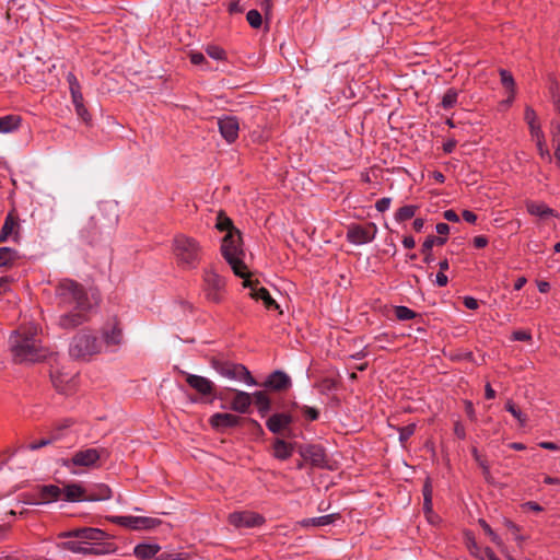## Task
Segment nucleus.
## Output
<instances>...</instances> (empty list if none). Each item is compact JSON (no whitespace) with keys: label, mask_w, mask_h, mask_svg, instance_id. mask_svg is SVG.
<instances>
[{"label":"nucleus","mask_w":560,"mask_h":560,"mask_svg":"<svg viewBox=\"0 0 560 560\" xmlns=\"http://www.w3.org/2000/svg\"><path fill=\"white\" fill-rule=\"evenodd\" d=\"M435 245V236H428L422 244V253H430L432 247Z\"/></svg>","instance_id":"nucleus-59"},{"label":"nucleus","mask_w":560,"mask_h":560,"mask_svg":"<svg viewBox=\"0 0 560 560\" xmlns=\"http://www.w3.org/2000/svg\"><path fill=\"white\" fill-rule=\"evenodd\" d=\"M395 316L399 320H409V319L415 318L417 316V314H416V312H413L412 310H410L407 306H396L395 307Z\"/></svg>","instance_id":"nucleus-41"},{"label":"nucleus","mask_w":560,"mask_h":560,"mask_svg":"<svg viewBox=\"0 0 560 560\" xmlns=\"http://www.w3.org/2000/svg\"><path fill=\"white\" fill-rule=\"evenodd\" d=\"M265 386L273 390H283L291 386V380L284 372L275 371L266 380Z\"/></svg>","instance_id":"nucleus-20"},{"label":"nucleus","mask_w":560,"mask_h":560,"mask_svg":"<svg viewBox=\"0 0 560 560\" xmlns=\"http://www.w3.org/2000/svg\"><path fill=\"white\" fill-rule=\"evenodd\" d=\"M253 402L256 405L259 413L264 417L271 408V401L265 392H255L252 394Z\"/></svg>","instance_id":"nucleus-30"},{"label":"nucleus","mask_w":560,"mask_h":560,"mask_svg":"<svg viewBox=\"0 0 560 560\" xmlns=\"http://www.w3.org/2000/svg\"><path fill=\"white\" fill-rule=\"evenodd\" d=\"M186 382L190 387H192L202 396H210L214 392L213 382L207 377L195 374H187Z\"/></svg>","instance_id":"nucleus-17"},{"label":"nucleus","mask_w":560,"mask_h":560,"mask_svg":"<svg viewBox=\"0 0 560 560\" xmlns=\"http://www.w3.org/2000/svg\"><path fill=\"white\" fill-rule=\"evenodd\" d=\"M454 434L460 440H464L466 438V430L462 422H459V421L455 422Z\"/></svg>","instance_id":"nucleus-57"},{"label":"nucleus","mask_w":560,"mask_h":560,"mask_svg":"<svg viewBox=\"0 0 560 560\" xmlns=\"http://www.w3.org/2000/svg\"><path fill=\"white\" fill-rule=\"evenodd\" d=\"M253 404L252 394L243 390H234V397L231 400V409L240 412H248L250 405Z\"/></svg>","instance_id":"nucleus-18"},{"label":"nucleus","mask_w":560,"mask_h":560,"mask_svg":"<svg viewBox=\"0 0 560 560\" xmlns=\"http://www.w3.org/2000/svg\"><path fill=\"white\" fill-rule=\"evenodd\" d=\"M512 338H513V340H517V341H527V340L532 339V336L526 330H516L513 332Z\"/></svg>","instance_id":"nucleus-55"},{"label":"nucleus","mask_w":560,"mask_h":560,"mask_svg":"<svg viewBox=\"0 0 560 560\" xmlns=\"http://www.w3.org/2000/svg\"><path fill=\"white\" fill-rule=\"evenodd\" d=\"M336 518H337V514H327V515L317 516V517L304 518L300 522V524L303 527H311V526L323 527V526H328V525L332 524Z\"/></svg>","instance_id":"nucleus-27"},{"label":"nucleus","mask_w":560,"mask_h":560,"mask_svg":"<svg viewBox=\"0 0 560 560\" xmlns=\"http://www.w3.org/2000/svg\"><path fill=\"white\" fill-rule=\"evenodd\" d=\"M112 522L130 529H152L161 524L159 518L147 516H113Z\"/></svg>","instance_id":"nucleus-13"},{"label":"nucleus","mask_w":560,"mask_h":560,"mask_svg":"<svg viewBox=\"0 0 560 560\" xmlns=\"http://www.w3.org/2000/svg\"><path fill=\"white\" fill-rule=\"evenodd\" d=\"M229 523L235 528H254L265 523L262 515L252 511H236L229 515Z\"/></svg>","instance_id":"nucleus-12"},{"label":"nucleus","mask_w":560,"mask_h":560,"mask_svg":"<svg viewBox=\"0 0 560 560\" xmlns=\"http://www.w3.org/2000/svg\"><path fill=\"white\" fill-rule=\"evenodd\" d=\"M246 10H249L248 0H235L229 4L230 13H242Z\"/></svg>","instance_id":"nucleus-43"},{"label":"nucleus","mask_w":560,"mask_h":560,"mask_svg":"<svg viewBox=\"0 0 560 560\" xmlns=\"http://www.w3.org/2000/svg\"><path fill=\"white\" fill-rule=\"evenodd\" d=\"M264 18V12L254 8L249 9L246 14V20L253 28H259L262 25Z\"/></svg>","instance_id":"nucleus-34"},{"label":"nucleus","mask_w":560,"mask_h":560,"mask_svg":"<svg viewBox=\"0 0 560 560\" xmlns=\"http://www.w3.org/2000/svg\"><path fill=\"white\" fill-rule=\"evenodd\" d=\"M109 453L106 448H83L77 451L70 458L61 459V466L70 470L71 474H78L73 467L96 468L101 459H106Z\"/></svg>","instance_id":"nucleus-7"},{"label":"nucleus","mask_w":560,"mask_h":560,"mask_svg":"<svg viewBox=\"0 0 560 560\" xmlns=\"http://www.w3.org/2000/svg\"><path fill=\"white\" fill-rule=\"evenodd\" d=\"M488 244V238L486 236L479 235L474 238V245L477 248H483Z\"/></svg>","instance_id":"nucleus-64"},{"label":"nucleus","mask_w":560,"mask_h":560,"mask_svg":"<svg viewBox=\"0 0 560 560\" xmlns=\"http://www.w3.org/2000/svg\"><path fill=\"white\" fill-rule=\"evenodd\" d=\"M206 51L207 55L214 60H223L225 57V51L219 46L210 45L207 47Z\"/></svg>","instance_id":"nucleus-45"},{"label":"nucleus","mask_w":560,"mask_h":560,"mask_svg":"<svg viewBox=\"0 0 560 560\" xmlns=\"http://www.w3.org/2000/svg\"><path fill=\"white\" fill-rule=\"evenodd\" d=\"M458 92L455 89H448L442 97V107L451 109L457 104Z\"/></svg>","instance_id":"nucleus-37"},{"label":"nucleus","mask_w":560,"mask_h":560,"mask_svg":"<svg viewBox=\"0 0 560 560\" xmlns=\"http://www.w3.org/2000/svg\"><path fill=\"white\" fill-rule=\"evenodd\" d=\"M110 497H112L110 489L107 486H105V485H101L98 487V493L96 495L89 497V501H93V500H107Z\"/></svg>","instance_id":"nucleus-46"},{"label":"nucleus","mask_w":560,"mask_h":560,"mask_svg":"<svg viewBox=\"0 0 560 560\" xmlns=\"http://www.w3.org/2000/svg\"><path fill=\"white\" fill-rule=\"evenodd\" d=\"M300 410L304 415V417L310 421L316 420L319 416L318 410L315 409L314 407L302 406L300 407Z\"/></svg>","instance_id":"nucleus-48"},{"label":"nucleus","mask_w":560,"mask_h":560,"mask_svg":"<svg viewBox=\"0 0 560 560\" xmlns=\"http://www.w3.org/2000/svg\"><path fill=\"white\" fill-rule=\"evenodd\" d=\"M467 546H468V548H469V550H470L471 555H474V556L478 557L480 560H485V557H483V556H485L483 550H482L480 547H478V545H477V542L475 541V539H472V538L470 539V538H469V539H468V541H467Z\"/></svg>","instance_id":"nucleus-49"},{"label":"nucleus","mask_w":560,"mask_h":560,"mask_svg":"<svg viewBox=\"0 0 560 560\" xmlns=\"http://www.w3.org/2000/svg\"><path fill=\"white\" fill-rule=\"evenodd\" d=\"M21 117L18 115H5L0 117V133H10L19 129Z\"/></svg>","instance_id":"nucleus-29"},{"label":"nucleus","mask_w":560,"mask_h":560,"mask_svg":"<svg viewBox=\"0 0 560 560\" xmlns=\"http://www.w3.org/2000/svg\"><path fill=\"white\" fill-rule=\"evenodd\" d=\"M19 234V218L13 212H9L0 231V242L18 241Z\"/></svg>","instance_id":"nucleus-16"},{"label":"nucleus","mask_w":560,"mask_h":560,"mask_svg":"<svg viewBox=\"0 0 560 560\" xmlns=\"http://www.w3.org/2000/svg\"><path fill=\"white\" fill-rule=\"evenodd\" d=\"M443 217L445 220H447L450 222H458L459 221L458 214L452 209L444 211Z\"/></svg>","instance_id":"nucleus-62"},{"label":"nucleus","mask_w":560,"mask_h":560,"mask_svg":"<svg viewBox=\"0 0 560 560\" xmlns=\"http://www.w3.org/2000/svg\"><path fill=\"white\" fill-rule=\"evenodd\" d=\"M303 456L311 460L315 466H322L324 464V453L318 446H310L303 452Z\"/></svg>","instance_id":"nucleus-31"},{"label":"nucleus","mask_w":560,"mask_h":560,"mask_svg":"<svg viewBox=\"0 0 560 560\" xmlns=\"http://www.w3.org/2000/svg\"><path fill=\"white\" fill-rule=\"evenodd\" d=\"M106 537V533L100 528L79 527L59 533L58 538L62 541L57 546L73 553L92 555L98 552L95 545Z\"/></svg>","instance_id":"nucleus-3"},{"label":"nucleus","mask_w":560,"mask_h":560,"mask_svg":"<svg viewBox=\"0 0 560 560\" xmlns=\"http://www.w3.org/2000/svg\"><path fill=\"white\" fill-rule=\"evenodd\" d=\"M250 272L243 278V287L250 289V296L254 300H261L267 308H279V305L276 301L270 296L269 292L265 288H256L255 283L249 279Z\"/></svg>","instance_id":"nucleus-15"},{"label":"nucleus","mask_w":560,"mask_h":560,"mask_svg":"<svg viewBox=\"0 0 560 560\" xmlns=\"http://www.w3.org/2000/svg\"><path fill=\"white\" fill-rule=\"evenodd\" d=\"M465 411H466L467 417L471 421L476 420V411H475V408H474V405L471 401H468V400L465 401Z\"/></svg>","instance_id":"nucleus-60"},{"label":"nucleus","mask_w":560,"mask_h":560,"mask_svg":"<svg viewBox=\"0 0 560 560\" xmlns=\"http://www.w3.org/2000/svg\"><path fill=\"white\" fill-rule=\"evenodd\" d=\"M524 119H525L526 124L528 125L529 133L533 139L544 136L540 124L537 119V115L532 107L527 106L525 108Z\"/></svg>","instance_id":"nucleus-24"},{"label":"nucleus","mask_w":560,"mask_h":560,"mask_svg":"<svg viewBox=\"0 0 560 560\" xmlns=\"http://www.w3.org/2000/svg\"><path fill=\"white\" fill-rule=\"evenodd\" d=\"M377 234L375 223L351 224L347 229V240L354 245H364L371 243Z\"/></svg>","instance_id":"nucleus-11"},{"label":"nucleus","mask_w":560,"mask_h":560,"mask_svg":"<svg viewBox=\"0 0 560 560\" xmlns=\"http://www.w3.org/2000/svg\"><path fill=\"white\" fill-rule=\"evenodd\" d=\"M189 59L192 65L201 66L206 62V57L202 52L191 51L189 54Z\"/></svg>","instance_id":"nucleus-51"},{"label":"nucleus","mask_w":560,"mask_h":560,"mask_svg":"<svg viewBox=\"0 0 560 560\" xmlns=\"http://www.w3.org/2000/svg\"><path fill=\"white\" fill-rule=\"evenodd\" d=\"M293 421V418L288 413H275L266 422L269 431L272 433H280L285 430Z\"/></svg>","instance_id":"nucleus-19"},{"label":"nucleus","mask_w":560,"mask_h":560,"mask_svg":"<svg viewBox=\"0 0 560 560\" xmlns=\"http://www.w3.org/2000/svg\"><path fill=\"white\" fill-rule=\"evenodd\" d=\"M390 203H392V199L388 197H384L376 201L375 208L380 212H385L386 210L389 209Z\"/></svg>","instance_id":"nucleus-52"},{"label":"nucleus","mask_w":560,"mask_h":560,"mask_svg":"<svg viewBox=\"0 0 560 560\" xmlns=\"http://www.w3.org/2000/svg\"><path fill=\"white\" fill-rule=\"evenodd\" d=\"M464 305L468 308V310H477L479 304H478V301L472 298V296H465L464 298Z\"/></svg>","instance_id":"nucleus-61"},{"label":"nucleus","mask_w":560,"mask_h":560,"mask_svg":"<svg viewBox=\"0 0 560 560\" xmlns=\"http://www.w3.org/2000/svg\"><path fill=\"white\" fill-rule=\"evenodd\" d=\"M61 499L69 502L89 501L85 491L79 483H70L62 488Z\"/></svg>","instance_id":"nucleus-23"},{"label":"nucleus","mask_w":560,"mask_h":560,"mask_svg":"<svg viewBox=\"0 0 560 560\" xmlns=\"http://www.w3.org/2000/svg\"><path fill=\"white\" fill-rule=\"evenodd\" d=\"M505 409L509 411L520 423L521 427H525L527 423V416L521 411L516 407V405L512 400H508L505 404Z\"/></svg>","instance_id":"nucleus-35"},{"label":"nucleus","mask_w":560,"mask_h":560,"mask_svg":"<svg viewBox=\"0 0 560 560\" xmlns=\"http://www.w3.org/2000/svg\"><path fill=\"white\" fill-rule=\"evenodd\" d=\"M19 258L18 252L10 247H0V267H10Z\"/></svg>","instance_id":"nucleus-32"},{"label":"nucleus","mask_w":560,"mask_h":560,"mask_svg":"<svg viewBox=\"0 0 560 560\" xmlns=\"http://www.w3.org/2000/svg\"><path fill=\"white\" fill-rule=\"evenodd\" d=\"M522 506H523V509L529 510V511H533V512H540V511H542V508L538 503H536L534 501L525 502Z\"/></svg>","instance_id":"nucleus-63"},{"label":"nucleus","mask_w":560,"mask_h":560,"mask_svg":"<svg viewBox=\"0 0 560 560\" xmlns=\"http://www.w3.org/2000/svg\"><path fill=\"white\" fill-rule=\"evenodd\" d=\"M15 361L35 363L45 360L49 351L43 345L40 328L31 324L20 327L10 338Z\"/></svg>","instance_id":"nucleus-2"},{"label":"nucleus","mask_w":560,"mask_h":560,"mask_svg":"<svg viewBox=\"0 0 560 560\" xmlns=\"http://www.w3.org/2000/svg\"><path fill=\"white\" fill-rule=\"evenodd\" d=\"M55 441H56V438H44L38 441H34V442L30 443L27 448L31 451H37L44 446L50 445Z\"/></svg>","instance_id":"nucleus-47"},{"label":"nucleus","mask_w":560,"mask_h":560,"mask_svg":"<svg viewBox=\"0 0 560 560\" xmlns=\"http://www.w3.org/2000/svg\"><path fill=\"white\" fill-rule=\"evenodd\" d=\"M293 453V445L281 440L277 439L273 443V456L278 459L285 460L291 457Z\"/></svg>","instance_id":"nucleus-28"},{"label":"nucleus","mask_w":560,"mask_h":560,"mask_svg":"<svg viewBox=\"0 0 560 560\" xmlns=\"http://www.w3.org/2000/svg\"><path fill=\"white\" fill-rule=\"evenodd\" d=\"M74 110H75V114L78 115V117L85 124H90L91 121V115L88 110V108L85 107V105H79V106H75L74 107Z\"/></svg>","instance_id":"nucleus-50"},{"label":"nucleus","mask_w":560,"mask_h":560,"mask_svg":"<svg viewBox=\"0 0 560 560\" xmlns=\"http://www.w3.org/2000/svg\"><path fill=\"white\" fill-rule=\"evenodd\" d=\"M238 421H240V419L237 416H235L233 413H228V412H224V413L218 412V413L212 415L210 418V424L214 429L232 428V427H235L238 423Z\"/></svg>","instance_id":"nucleus-22"},{"label":"nucleus","mask_w":560,"mask_h":560,"mask_svg":"<svg viewBox=\"0 0 560 560\" xmlns=\"http://www.w3.org/2000/svg\"><path fill=\"white\" fill-rule=\"evenodd\" d=\"M159 551H160L159 545L149 544V542L139 544L135 547V550H133L136 557H138L139 559H142V560H148V559L155 557L159 553Z\"/></svg>","instance_id":"nucleus-26"},{"label":"nucleus","mask_w":560,"mask_h":560,"mask_svg":"<svg viewBox=\"0 0 560 560\" xmlns=\"http://www.w3.org/2000/svg\"><path fill=\"white\" fill-rule=\"evenodd\" d=\"M55 295L60 307L69 308V312L59 316L58 325L60 327L74 328L88 319L91 302L80 283L71 279H62L56 287Z\"/></svg>","instance_id":"nucleus-1"},{"label":"nucleus","mask_w":560,"mask_h":560,"mask_svg":"<svg viewBox=\"0 0 560 560\" xmlns=\"http://www.w3.org/2000/svg\"><path fill=\"white\" fill-rule=\"evenodd\" d=\"M221 252L235 276L245 278L248 275L247 266L243 261L245 253L241 246V235L238 231H230L226 233L222 241Z\"/></svg>","instance_id":"nucleus-5"},{"label":"nucleus","mask_w":560,"mask_h":560,"mask_svg":"<svg viewBox=\"0 0 560 560\" xmlns=\"http://www.w3.org/2000/svg\"><path fill=\"white\" fill-rule=\"evenodd\" d=\"M500 77L501 83L503 84L504 88H506L510 91H515V82L512 74L509 71L502 69L500 71Z\"/></svg>","instance_id":"nucleus-44"},{"label":"nucleus","mask_w":560,"mask_h":560,"mask_svg":"<svg viewBox=\"0 0 560 560\" xmlns=\"http://www.w3.org/2000/svg\"><path fill=\"white\" fill-rule=\"evenodd\" d=\"M526 210L530 215H535L541 219H546L549 217H558V213L548 207L545 202H537L533 200L526 201Z\"/></svg>","instance_id":"nucleus-21"},{"label":"nucleus","mask_w":560,"mask_h":560,"mask_svg":"<svg viewBox=\"0 0 560 560\" xmlns=\"http://www.w3.org/2000/svg\"><path fill=\"white\" fill-rule=\"evenodd\" d=\"M102 352L100 338L91 330L84 329L77 332L69 346V354L78 360L89 361Z\"/></svg>","instance_id":"nucleus-6"},{"label":"nucleus","mask_w":560,"mask_h":560,"mask_svg":"<svg viewBox=\"0 0 560 560\" xmlns=\"http://www.w3.org/2000/svg\"><path fill=\"white\" fill-rule=\"evenodd\" d=\"M552 144L555 148H560V126H552Z\"/></svg>","instance_id":"nucleus-58"},{"label":"nucleus","mask_w":560,"mask_h":560,"mask_svg":"<svg viewBox=\"0 0 560 560\" xmlns=\"http://www.w3.org/2000/svg\"><path fill=\"white\" fill-rule=\"evenodd\" d=\"M416 425L409 424L402 428L399 432V439L401 442L408 440L415 433Z\"/></svg>","instance_id":"nucleus-53"},{"label":"nucleus","mask_w":560,"mask_h":560,"mask_svg":"<svg viewBox=\"0 0 560 560\" xmlns=\"http://www.w3.org/2000/svg\"><path fill=\"white\" fill-rule=\"evenodd\" d=\"M213 369L223 377L234 381H241L249 386L256 385L255 378L243 364L231 362L214 361Z\"/></svg>","instance_id":"nucleus-9"},{"label":"nucleus","mask_w":560,"mask_h":560,"mask_svg":"<svg viewBox=\"0 0 560 560\" xmlns=\"http://www.w3.org/2000/svg\"><path fill=\"white\" fill-rule=\"evenodd\" d=\"M220 135L228 143H233L238 138L240 122L235 116H223L218 119Z\"/></svg>","instance_id":"nucleus-14"},{"label":"nucleus","mask_w":560,"mask_h":560,"mask_svg":"<svg viewBox=\"0 0 560 560\" xmlns=\"http://www.w3.org/2000/svg\"><path fill=\"white\" fill-rule=\"evenodd\" d=\"M423 510L425 514L432 512V486L429 480L423 486Z\"/></svg>","instance_id":"nucleus-39"},{"label":"nucleus","mask_w":560,"mask_h":560,"mask_svg":"<svg viewBox=\"0 0 560 560\" xmlns=\"http://www.w3.org/2000/svg\"><path fill=\"white\" fill-rule=\"evenodd\" d=\"M62 489L55 486L48 485L40 488L38 497V503H48L61 499Z\"/></svg>","instance_id":"nucleus-25"},{"label":"nucleus","mask_w":560,"mask_h":560,"mask_svg":"<svg viewBox=\"0 0 560 560\" xmlns=\"http://www.w3.org/2000/svg\"><path fill=\"white\" fill-rule=\"evenodd\" d=\"M418 210L417 206L408 205L399 208L395 213V219L398 222L407 221L411 219Z\"/></svg>","instance_id":"nucleus-36"},{"label":"nucleus","mask_w":560,"mask_h":560,"mask_svg":"<svg viewBox=\"0 0 560 560\" xmlns=\"http://www.w3.org/2000/svg\"><path fill=\"white\" fill-rule=\"evenodd\" d=\"M215 226L218 230L226 231L228 233L230 231H237L236 229H234L232 221L228 217H224L222 214L218 215Z\"/></svg>","instance_id":"nucleus-42"},{"label":"nucleus","mask_w":560,"mask_h":560,"mask_svg":"<svg viewBox=\"0 0 560 560\" xmlns=\"http://www.w3.org/2000/svg\"><path fill=\"white\" fill-rule=\"evenodd\" d=\"M67 82L69 84L70 92L81 90L80 83L73 73L69 72L67 74Z\"/></svg>","instance_id":"nucleus-54"},{"label":"nucleus","mask_w":560,"mask_h":560,"mask_svg":"<svg viewBox=\"0 0 560 560\" xmlns=\"http://www.w3.org/2000/svg\"><path fill=\"white\" fill-rule=\"evenodd\" d=\"M100 343L103 352L115 351L124 343V329L117 317L109 318L101 328Z\"/></svg>","instance_id":"nucleus-8"},{"label":"nucleus","mask_w":560,"mask_h":560,"mask_svg":"<svg viewBox=\"0 0 560 560\" xmlns=\"http://www.w3.org/2000/svg\"><path fill=\"white\" fill-rule=\"evenodd\" d=\"M533 140H535V142H536V147H537L539 156L544 161L550 163L552 161V156L546 145L545 136H540L539 138H534Z\"/></svg>","instance_id":"nucleus-38"},{"label":"nucleus","mask_w":560,"mask_h":560,"mask_svg":"<svg viewBox=\"0 0 560 560\" xmlns=\"http://www.w3.org/2000/svg\"><path fill=\"white\" fill-rule=\"evenodd\" d=\"M479 524L485 530V533L490 537L491 541L494 542L499 548L503 550V541L502 539L492 530V528L488 525V523L483 520H479Z\"/></svg>","instance_id":"nucleus-40"},{"label":"nucleus","mask_w":560,"mask_h":560,"mask_svg":"<svg viewBox=\"0 0 560 560\" xmlns=\"http://www.w3.org/2000/svg\"><path fill=\"white\" fill-rule=\"evenodd\" d=\"M73 106L84 105V98L81 90L70 92Z\"/></svg>","instance_id":"nucleus-56"},{"label":"nucleus","mask_w":560,"mask_h":560,"mask_svg":"<svg viewBox=\"0 0 560 560\" xmlns=\"http://www.w3.org/2000/svg\"><path fill=\"white\" fill-rule=\"evenodd\" d=\"M248 8L261 10L265 19L268 20L272 13V0H248Z\"/></svg>","instance_id":"nucleus-33"},{"label":"nucleus","mask_w":560,"mask_h":560,"mask_svg":"<svg viewBox=\"0 0 560 560\" xmlns=\"http://www.w3.org/2000/svg\"><path fill=\"white\" fill-rule=\"evenodd\" d=\"M172 253L178 267L190 270L199 265L202 247L196 238L186 234H176L172 242Z\"/></svg>","instance_id":"nucleus-4"},{"label":"nucleus","mask_w":560,"mask_h":560,"mask_svg":"<svg viewBox=\"0 0 560 560\" xmlns=\"http://www.w3.org/2000/svg\"><path fill=\"white\" fill-rule=\"evenodd\" d=\"M202 279L206 299L212 303H221L225 288L224 279L211 269L203 271Z\"/></svg>","instance_id":"nucleus-10"}]
</instances>
